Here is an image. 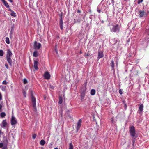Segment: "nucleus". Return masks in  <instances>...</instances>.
I'll return each mask as SVG.
<instances>
[{"mask_svg":"<svg viewBox=\"0 0 149 149\" xmlns=\"http://www.w3.org/2000/svg\"><path fill=\"white\" fill-rule=\"evenodd\" d=\"M12 20H13V22H14L15 21V19H13Z\"/></svg>","mask_w":149,"mask_h":149,"instance_id":"6e6d98bb","label":"nucleus"},{"mask_svg":"<svg viewBox=\"0 0 149 149\" xmlns=\"http://www.w3.org/2000/svg\"><path fill=\"white\" fill-rule=\"evenodd\" d=\"M23 82L24 84H26L27 83V80L25 78L24 79Z\"/></svg>","mask_w":149,"mask_h":149,"instance_id":"473e14b6","label":"nucleus"},{"mask_svg":"<svg viewBox=\"0 0 149 149\" xmlns=\"http://www.w3.org/2000/svg\"><path fill=\"white\" fill-rule=\"evenodd\" d=\"M82 120L81 119H79L77 123V126L76 127V132L77 133L79 130L81 125Z\"/></svg>","mask_w":149,"mask_h":149,"instance_id":"20e7f679","label":"nucleus"},{"mask_svg":"<svg viewBox=\"0 0 149 149\" xmlns=\"http://www.w3.org/2000/svg\"><path fill=\"white\" fill-rule=\"evenodd\" d=\"M77 12L79 13H81V11L80 10H77Z\"/></svg>","mask_w":149,"mask_h":149,"instance_id":"49530a36","label":"nucleus"},{"mask_svg":"<svg viewBox=\"0 0 149 149\" xmlns=\"http://www.w3.org/2000/svg\"><path fill=\"white\" fill-rule=\"evenodd\" d=\"M122 102L124 104H126L125 103V100H123L122 101Z\"/></svg>","mask_w":149,"mask_h":149,"instance_id":"79ce46f5","label":"nucleus"},{"mask_svg":"<svg viewBox=\"0 0 149 149\" xmlns=\"http://www.w3.org/2000/svg\"><path fill=\"white\" fill-rule=\"evenodd\" d=\"M85 96V94H81V100H82Z\"/></svg>","mask_w":149,"mask_h":149,"instance_id":"393cba45","label":"nucleus"},{"mask_svg":"<svg viewBox=\"0 0 149 149\" xmlns=\"http://www.w3.org/2000/svg\"><path fill=\"white\" fill-rule=\"evenodd\" d=\"M2 2L6 7H9V6L8 4L7 3L6 1L5 0H4L3 1H2Z\"/></svg>","mask_w":149,"mask_h":149,"instance_id":"412c9836","label":"nucleus"},{"mask_svg":"<svg viewBox=\"0 0 149 149\" xmlns=\"http://www.w3.org/2000/svg\"><path fill=\"white\" fill-rule=\"evenodd\" d=\"M65 97L64 95H59V103L60 104H61L63 102V99H65Z\"/></svg>","mask_w":149,"mask_h":149,"instance_id":"9d476101","label":"nucleus"},{"mask_svg":"<svg viewBox=\"0 0 149 149\" xmlns=\"http://www.w3.org/2000/svg\"><path fill=\"white\" fill-rule=\"evenodd\" d=\"M111 66V67L112 68V69H114V61L112 60L111 61V63L110 64Z\"/></svg>","mask_w":149,"mask_h":149,"instance_id":"6ab92c4d","label":"nucleus"},{"mask_svg":"<svg viewBox=\"0 0 149 149\" xmlns=\"http://www.w3.org/2000/svg\"><path fill=\"white\" fill-rule=\"evenodd\" d=\"M87 82H86L85 83V85L84 86V88L81 89V91H82V93H85L86 92V85Z\"/></svg>","mask_w":149,"mask_h":149,"instance_id":"4468645a","label":"nucleus"},{"mask_svg":"<svg viewBox=\"0 0 149 149\" xmlns=\"http://www.w3.org/2000/svg\"><path fill=\"white\" fill-rule=\"evenodd\" d=\"M31 99L32 103V105H33L34 106H35V104H36V98L33 95V94H31Z\"/></svg>","mask_w":149,"mask_h":149,"instance_id":"9b49d317","label":"nucleus"},{"mask_svg":"<svg viewBox=\"0 0 149 149\" xmlns=\"http://www.w3.org/2000/svg\"><path fill=\"white\" fill-rule=\"evenodd\" d=\"M61 116L62 117V112H61Z\"/></svg>","mask_w":149,"mask_h":149,"instance_id":"09e8293b","label":"nucleus"},{"mask_svg":"<svg viewBox=\"0 0 149 149\" xmlns=\"http://www.w3.org/2000/svg\"><path fill=\"white\" fill-rule=\"evenodd\" d=\"M143 0H138L137 3L138 4H139L141 3L142 2Z\"/></svg>","mask_w":149,"mask_h":149,"instance_id":"72a5a7b5","label":"nucleus"},{"mask_svg":"<svg viewBox=\"0 0 149 149\" xmlns=\"http://www.w3.org/2000/svg\"><path fill=\"white\" fill-rule=\"evenodd\" d=\"M54 149H58V148L57 147L55 148H54Z\"/></svg>","mask_w":149,"mask_h":149,"instance_id":"4d7b16f0","label":"nucleus"},{"mask_svg":"<svg viewBox=\"0 0 149 149\" xmlns=\"http://www.w3.org/2000/svg\"><path fill=\"white\" fill-rule=\"evenodd\" d=\"M32 106L33 108L34 111L36 112L37 111L36 104H35V106H34L33 105Z\"/></svg>","mask_w":149,"mask_h":149,"instance_id":"bb28decb","label":"nucleus"},{"mask_svg":"<svg viewBox=\"0 0 149 149\" xmlns=\"http://www.w3.org/2000/svg\"><path fill=\"white\" fill-rule=\"evenodd\" d=\"M6 87L5 86H3L2 87L1 89H2V90L3 91H5L6 90V89H5Z\"/></svg>","mask_w":149,"mask_h":149,"instance_id":"c9c22d12","label":"nucleus"},{"mask_svg":"<svg viewBox=\"0 0 149 149\" xmlns=\"http://www.w3.org/2000/svg\"><path fill=\"white\" fill-rule=\"evenodd\" d=\"M124 105V106H125V110H126L127 109V104H125Z\"/></svg>","mask_w":149,"mask_h":149,"instance_id":"4c0bfd02","label":"nucleus"},{"mask_svg":"<svg viewBox=\"0 0 149 149\" xmlns=\"http://www.w3.org/2000/svg\"><path fill=\"white\" fill-rule=\"evenodd\" d=\"M36 134H34L32 136V138L33 139H35L36 138Z\"/></svg>","mask_w":149,"mask_h":149,"instance_id":"f704fd0d","label":"nucleus"},{"mask_svg":"<svg viewBox=\"0 0 149 149\" xmlns=\"http://www.w3.org/2000/svg\"><path fill=\"white\" fill-rule=\"evenodd\" d=\"M129 132L130 136L132 138H137L138 137L135 127L134 126H131L129 127Z\"/></svg>","mask_w":149,"mask_h":149,"instance_id":"f257e3e1","label":"nucleus"},{"mask_svg":"<svg viewBox=\"0 0 149 149\" xmlns=\"http://www.w3.org/2000/svg\"><path fill=\"white\" fill-rule=\"evenodd\" d=\"M7 123L6 122V120H3L2 121V125L3 127H6Z\"/></svg>","mask_w":149,"mask_h":149,"instance_id":"f3484780","label":"nucleus"},{"mask_svg":"<svg viewBox=\"0 0 149 149\" xmlns=\"http://www.w3.org/2000/svg\"><path fill=\"white\" fill-rule=\"evenodd\" d=\"M24 97H26V94H24Z\"/></svg>","mask_w":149,"mask_h":149,"instance_id":"603ef678","label":"nucleus"},{"mask_svg":"<svg viewBox=\"0 0 149 149\" xmlns=\"http://www.w3.org/2000/svg\"><path fill=\"white\" fill-rule=\"evenodd\" d=\"M31 93H32V91Z\"/></svg>","mask_w":149,"mask_h":149,"instance_id":"bf43d9fd","label":"nucleus"},{"mask_svg":"<svg viewBox=\"0 0 149 149\" xmlns=\"http://www.w3.org/2000/svg\"><path fill=\"white\" fill-rule=\"evenodd\" d=\"M91 95H94L95 94H91Z\"/></svg>","mask_w":149,"mask_h":149,"instance_id":"864d4df0","label":"nucleus"},{"mask_svg":"<svg viewBox=\"0 0 149 149\" xmlns=\"http://www.w3.org/2000/svg\"><path fill=\"white\" fill-rule=\"evenodd\" d=\"M120 26L118 24H116L115 25H113V27L111 29V31L113 32H118L120 31Z\"/></svg>","mask_w":149,"mask_h":149,"instance_id":"7ed1b4c3","label":"nucleus"},{"mask_svg":"<svg viewBox=\"0 0 149 149\" xmlns=\"http://www.w3.org/2000/svg\"><path fill=\"white\" fill-rule=\"evenodd\" d=\"M10 56H11V55H12V53L11 52V51H10Z\"/></svg>","mask_w":149,"mask_h":149,"instance_id":"8fccbe9b","label":"nucleus"},{"mask_svg":"<svg viewBox=\"0 0 149 149\" xmlns=\"http://www.w3.org/2000/svg\"><path fill=\"white\" fill-rule=\"evenodd\" d=\"M95 91L94 89H92L91 91V93H95Z\"/></svg>","mask_w":149,"mask_h":149,"instance_id":"7c9ffc66","label":"nucleus"},{"mask_svg":"<svg viewBox=\"0 0 149 149\" xmlns=\"http://www.w3.org/2000/svg\"><path fill=\"white\" fill-rule=\"evenodd\" d=\"M10 14L11 16H13L14 17H15L16 16L15 13L14 12V11H13V10H11L10 8Z\"/></svg>","mask_w":149,"mask_h":149,"instance_id":"2eb2a0df","label":"nucleus"},{"mask_svg":"<svg viewBox=\"0 0 149 149\" xmlns=\"http://www.w3.org/2000/svg\"><path fill=\"white\" fill-rule=\"evenodd\" d=\"M116 66H118V62H117H117L116 63Z\"/></svg>","mask_w":149,"mask_h":149,"instance_id":"3c124183","label":"nucleus"},{"mask_svg":"<svg viewBox=\"0 0 149 149\" xmlns=\"http://www.w3.org/2000/svg\"><path fill=\"white\" fill-rule=\"evenodd\" d=\"M10 2L12 3V5L15 4V0H10Z\"/></svg>","mask_w":149,"mask_h":149,"instance_id":"2f4dec72","label":"nucleus"},{"mask_svg":"<svg viewBox=\"0 0 149 149\" xmlns=\"http://www.w3.org/2000/svg\"><path fill=\"white\" fill-rule=\"evenodd\" d=\"M14 28V24H13V26L11 27V32H12V31H13Z\"/></svg>","mask_w":149,"mask_h":149,"instance_id":"c756f323","label":"nucleus"},{"mask_svg":"<svg viewBox=\"0 0 149 149\" xmlns=\"http://www.w3.org/2000/svg\"><path fill=\"white\" fill-rule=\"evenodd\" d=\"M10 65H11V61H10Z\"/></svg>","mask_w":149,"mask_h":149,"instance_id":"5fc2aeb1","label":"nucleus"},{"mask_svg":"<svg viewBox=\"0 0 149 149\" xmlns=\"http://www.w3.org/2000/svg\"><path fill=\"white\" fill-rule=\"evenodd\" d=\"M3 146V143H0V148H1Z\"/></svg>","mask_w":149,"mask_h":149,"instance_id":"a19ab883","label":"nucleus"},{"mask_svg":"<svg viewBox=\"0 0 149 149\" xmlns=\"http://www.w3.org/2000/svg\"><path fill=\"white\" fill-rule=\"evenodd\" d=\"M12 137L13 139H14L15 138V135L13 134V133H11V136L10 135V137Z\"/></svg>","mask_w":149,"mask_h":149,"instance_id":"c85d7f7f","label":"nucleus"},{"mask_svg":"<svg viewBox=\"0 0 149 149\" xmlns=\"http://www.w3.org/2000/svg\"><path fill=\"white\" fill-rule=\"evenodd\" d=\"M6 114L4 112H2L0 114V116L2 118L4 117Z\"/></svg>","mask_w":149,"mask_h":149,"instance_id":"5701e85b","label":"nucleus"},{"mask_svg":"<svg viewBox=\"0 0 149 149\" xmlns=\"http://www.w3.org/2000/svg\"><path fill=\"white\" fill-rule=\"evenodd\" d=\"M98 55L97 57V58L98 59L102 58L104 55L103 54V51L102 50H99L98 51Z\"/></svg>","mask_w":149,"mask_h":149,"instance_id":"0eeeda50","label":"nucleus"},{"mask_svg":"<svg viewBox=\"0 0 149 149\" xmlns=\"http://www.w3.org/2000/svg\"><path fill=\"white\" fill-rule=\"evenodd\" d=\"M139 16L140 17H141L145 15L147 16V14L146 13L144 10H140L139 11Z\"/></svg>","mask_w":149,"mask_h":149,"instance_id":"1a4fd4ad","label":"nucleus"},{"mask_svg":"<svg viewBox=\"0 0 149 149\" xmlns=\"http://www.w3.org/2000/svg\"><path fill=\"white\" fill-rule=\"evenodd\" d=\"M38 52L37 51H35L33 53V56L34 57H37L38 55Z\"/></svg>","mask_w":149,"mask_h":149,"instance_id":"a211bd4d","label":"nucleus"},{"mask_svg":"<svg viewBox=\"0 0 149 149\" xmlns=\"http://www.w3.org/2000/svg\"><path fill=\"white\" fill-rule=\"evenodd\" d=\"M2 149H6L5 148H3Z\"/></svg>","mask_w":149,"mask_h":149,"instance_id":"13d9d810","label":"nucleus"},{"mask_svg":"<svg viewBox=\"0 0 149 149\" xmlns=\"http://www.w3.org/2000/svg\"><path fill=\"white\" fill-rule=\"evenodd\" d=\"M50 75L49 72H46L44 74V77L45 79H48L50 78Z\"/></svg>","mask_w":149,"mask_h":149,"instance_id":"f8f14e48","label":"nucleus"},{"mask_svg":"<svg viewBox=\"0 0 149 149\" xmlns=\"http://www.w3.org/2000/svg\"><path fill=\"white\" fill-rule=\"evenodd\" d=\"M5 66L7 68V69L8 68V65L7 64H5Z\"/></svg>","mask_w":149,"mask_h":149,"instance_id":"37998d69","label":"nucleus"},{"mask_svg":"<svg viewBox=\"0 0 149 149\" xmlns=\"http://www.w3.org/2000/svg\"><path fill=\"white\" fill-rule=\"evenodd\" d=\"M2 111V106L1 104H0V112Z\"/></svg>","mask_w":149,"mask_h":149,"instance_id":"58836bf2","label":"nucleus"},{"mask_svg":"<svg viewBox=\"0 0 149 149\" xmlns=\"http://www.w3.org/2000/svg\"><path fill=\"white\" fill-rule=\"evenodd\" d=\"M69 149H73V146L72 143L69 144Z\"/></svg>","mask_w":149,"mask_h":149,"instance_id":"b1692460","label":"nucleus"},{"mask_svg":"<svg viewBox=\"0 0 149 149\" xmlns=\"http://www.w3.org/2000/svg\"><path fill=\"white\" fill-rule=\"evenodd\" d=\"M2 96L1 94H0V100L2 99Z\"/></svg>","mask_w":149,"mask_h":149,"instance_id":"a18cd8bd","label":"nucleus"},{"mask_svg":"<svg viewBox=\"0 0 149 149\" xmlns=\"http://www.w3.org/2000/svg\"><path fill=\"white\" fill-rule=\"evenodd\" d=\"M6 42L8 44H9V39L8 37H6Z\"/></svg>","mask_w":149,"mask_h":149,"instance_id":"a878e982","label":"nucleus"},{"mask_svg":"<svg viewBox=\"0 0 149 149\" xmlns=\"http://www.w3.org/2000/svg\"><path fill=\"white\" fill-rule=\"evenodd\" d=\"M119 93H123V90L122 89H120L119 91Z\"/></svg>","mask_w":149,"mask_h":149,"instance_id":"ea45409f","label":"nucleus"},{"mask_svg":"<svg viewBox=\"0 0 149 149\" xmlns=\"http://www.w3.org/2000/svg\"><path fill=\"white\" fill-rule=\"evenodd\" d=\"M6 58L8 63H9V49H8L7 52Z\"/></svg>","mask_w":149,"mask_h":149,"instance_id":"dca6fc26","label":"nucleus"},{"mask_svg":"<svg viewBox=\"0 0 149 149\" xmlns=\"http://www.w3.org/2000/svg\"><path fill=\"white\" fill-rule=\"evenodd\" d=\"M62 13L60 15V20L59 22V25L60 29L61 30H62L63 27V22L62 19Z\"/></svg>","mask_w":149,"mask_h":149,"instance_id":"423d86ee","label":"nucleus"},{"mask_svg":"<svg viewBox=\"0 0 149 149\" xmlns=\"http://www.w3.org/2000/svg\"><path fill=\"white\" fill-rule=\"evenodd\" d=\"M40 144L42 146L44 145L45 143V141L44 140H41L40 142Z\"/></svg>","mask_w":149,"mask_h":149,"instance_id":"aec40b11","label":"nucleus"},{"mask_svg":"<svg viewBox=\"0 0 149 149\" xmlns=\"http://www.w3.org/2000/svg\"><path fill=\"white\" fill-rule=\"evenodd\" d=\"M47 97V96L45 95H44V98L45 100Z\"/></svg>","mask_w":149,"mask_h":149,"instance_id":"c03bdc74","label":"nucleus"},{"mask_svg":"<svg viewBox=\"0 0 149 149\" xmlns=\"http://www.w3.org/2000/svg\"><path fill=\"white\" fill-rule=\"evenodd\" d=\"M137 138H132V145L133 146H134V144L135 142L136 139Z\"/></svg>","mask_w":149,"mask_h":149,"instance_id":"4be33fe9","label":"nucleus"},{"mask_svg":"<svg viewBox=\"0 0 149 149\" xmlns=\"http://www.w3.org/2000/svg\"><path fill=\"white\" fill-rule=\"evenodd\" d=\"M2 83L3 84H7V83L6 80H4L3 82Z\"/></svg>","mask_w":149,"mask_h":149,"instance_id":"e433bc0d","label":"nucleus"},{"mask_svg":"<svg viewBox=\"0 0 149 149\" xmlns=\"http://www.w3.org/2000/svg\"><path fill=\"white\" fill-rule=\"evenodd\" d=\"M38 62L37 61H34V67L35 70H38Z\"/></svg>","mask_w":149,"mask_h":149,"instance_id":"ddd939ff","label":"nucleus"},{"mask_svg":"<svg viewBox=\"0 0 149 149\" xmlns=\"http://www.w3.org/2000/svg\"><path fill=\"white\" fill-rule=\"evenodd\" d=\"M10 123L13 127H14L15 125L17 124V119L14 116L13 111L12 112V116L10 120Z\"/></svg>","mask_w":149,"mask_h":149,"instance_id":"f03ea898","label":"nucleus"},{"mask_svg":"<svg viewBox=\"0 0 149 149\" xmlns=\"http://www.w3.org/2000/svg\"><path fill=\"white\" fill-rule=\"evenodd\" d=\"M41 44L37 42L36 41L34 42L33 48L34 49H39L41 47Z\"/></svg>","mask_w":149,"mask_h":149,"instance_id":"39448f33","label":"nucleus"},{"mask_svg":"<svg viewBox=\"0 0 149 149\" xmlns=\"http://www.w3.org/2000/svg\"><path fill=\"white\" fill-rule=\"evenodd\" d=\"M3 55V52L2 50H0V56H2Z\"/></svg>","mask_w":149,"mask_h":149,"instance_id":"cd10ccee","label":"nucleus"},{"mask_svg":"<svg viewBox=\"0 0 149 149\" xmlns=\"http://www.w3.org/2000/svg\"><path fill=\"white\" fill-rule=\"evenodd\" d=\"M143 109V105L142 104H140L139 108L138 113L141 115H142V112Z\"/></svg>","mask_w":149,"mask_h":149,"instance_id":"6e6552de","label":"nucleus"},{"mask_svg":"<svg viewBox=\"0 0 149 149\" xmlns=\"http://www.w3.org/2000/svg\"><path fill=\"white\" fill-rule=\"evenodd\" d=\"M97 11L99 13H100V12L101 10H98Z\"/></svg>","mask_w":149,"mask_h":149,"instance_id":"de8ad7c7","label":"nucleus"}]
</instances>
